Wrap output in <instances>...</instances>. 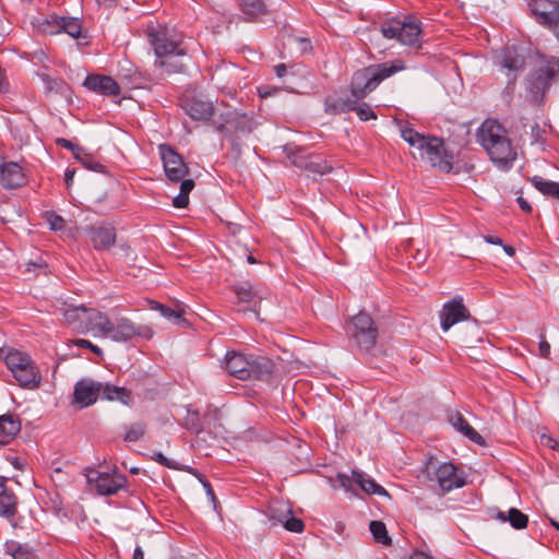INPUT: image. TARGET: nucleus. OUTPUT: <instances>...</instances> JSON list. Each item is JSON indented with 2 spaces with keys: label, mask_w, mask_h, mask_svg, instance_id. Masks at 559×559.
<instances>
[{
  "label": "nucleus",
  "mask_w": 559,
  "mask_h": 559,
  "mask_svg": "<svg viewBox=\"0 0 559 559\" xmlns=\"http://www.w3.org/2000/svg\"><path fill=\"white\" fill-rule=\"evenodd\" d=\"M152 459L165 467H168L171 469H181L176 462L166 457L162 452H155L153 454Z\"/></svg>",
  "instance_id": "3c124183"
},
{
  "label": "nucleus",
  "mask_w": 559,
  "mask_h": 559,
  "mask_svg": "<svg viewBox=\"0 0 559 559\" xmlns=\"http://www.w3.org/2000/svg\"><path fill=\"white\" fill-rule=\"evenodd\" d=\"M411 559H433L432 556L425 551L416 550L411 556Z\"/></svg>",
  "instance_id": "680f3d73"
},
{
  "label": "nucleus",
  "mask_w": 559,
  "mask_h": 559,
  "mask_svg": "<svg viewBox=\"0 0 559 559\" xmlns=\"http://www.w3.org/2000/svg\"><path fill=\"white\" fill-rule=\"evenodd\" d=\"M75 169L68 168L64 174V180L68 187H70L73 183Z\"/></svg>",
  "instance_id": "bf43d9fd"
},
{
  "label": "nucleus",
  "mask_w": 559,
  "mask_h": 559,
  "mask_svg": "<svg viewBox=\"0 0 559 559\" xmlns=\"http://www.w3.org/2000/svg\"><path fill=\"white\" fill-rule=\"evenodd\" d=\"M56 142L59 146L71 151L74 154L75 158H80V154L83 153V150L79 147L76 144L72 143L70 140L60 138L57 139Z\"/></svg>",
  "instance_id": "603ef678"
},
{
  "label": "nucleus",
  "mask_w": 559,
  "mask_h": 559,
  "mask_svg": "<svg viewBox=\"0 0 559 559\" xmlns=\"http://www.w3.org/2000/svg\"><path fill=\"white\" fill-rule=\"evenodd\" d=\"M152 309L158 310L163 317L168 319H179L181 316L178 311L156 301H152Z\"/></svg>",
  "instance_id": "09e8293b"
},
{
  "label": "nucleus",
  "mask_w": 559,
  "mask_h": 559,
  "mask_svg": "<svg viewBox=\"0 0 559 559\" xmlns=\"http://www.w3.org/2000/svg\"><path fill=\"white\" fill-rule=\"evenodd\" d=\"M0 182L5 189H16L27 182L23 167L15 162H4L0 165Z\"/></svg>",
  "instance_id": "412c9836"
},
{
  "label": "nucleus",
  "mask_w": 559,
  "mask_h": 559,
  "mask_svg": "<svg viewBox=\"0 0 559 559\" xmlns=\"http://www.w3.org/2000/svg\"><path fill=\"white\" fill-rule=\"evenodd\" d=\"M179 57L173 55L171 57L155 59L154 66L167 74L183 72L186 66L178 59Z\"/></svg>",
  "instance_id": "ea45409f"
},
{
  "label": "nucleus",
  "mask_w": 559,
  "mask_h": 559,
  "mask_svg": "<svg viewBox=\"0 0 559 559\" xmlns=\"http://www.w3.org/2000/svg\"><path fill=\"white\" fill-rule=\"evenodd\" d=\"M21 431V421L17 416L4 414L0 416V444L10 443Z\"/></svg>",
  "instance_id": "c756f323"
},
{
  "label": "nucleus",
  "mask_w": 559,
  "mask_h": 559,
  "mask_svg": "<svg viewBox=\"0 0 559 559\" xmlns=\"http://www.w3.org/2000/svg\"><path fill=\"white\" fill-rule=\"evenodd\" d=\"M380 32L385 39H395L401 45L421 46V23L413 15H396L383 20Z\"/></svg>",
  "instance_id": "20e7f679"
},
{
  "label": "nucleus",
  "mask_w": 559,
  "mask_h": 559,
  "mask_svg": "<svg viewBox=\"0 0 559 559\" xmlns=\"http://www.w3.org/2000/svg\"><path fill=\"white\" fill-rule=\"evenodd\" d=\"M293 164L299 168H302L311 174L324 175L332 171L326 160L320 156H310L308 158H295Z\"/></svg>",
  "instance_id": "2f4dec72"
},
{
  "label": "nucleus",
  "mask_w": 559,
  "mask_h": 559,
  "mask_svg": "<svg viewBox=\"0 0 559 559\" xmlns=\"http://www.w3.org/2000/svg\"><path fill=\"white\" fill-rule=\"evenodd\" d=\"M259 124L252 116L237 111L221 114L217 119L212 120V127L238 152L241 150V140L248 138Z\"/></svg>",
  "instance_id": "7ed1b4c3"
},
{
  "label": "nucleus",
  "mask_w": 559,
  "mask_h": 559,
  "mask_svg": "<svg viewBox=\"0 0 559 559\" xmlns=\"http://www.w3.org/2000/svg\"><path fill=\"white\" fill-rule=\"evenodd\" d=\"M359 99H338L334 104L329 105V110L333 114H342L348 111H356L360 120L367 121L376 119L377 116L373 109L366 103L358 104Z\"/></svg>",
  "instance_id": "5701e85b"
},
{
  "label": "nucleus",
  "mask_w": 559,
  "mask_h": 559,
  "mask_svg": "<svg viewBox=\"0 0 559 559\" xmlns=\"http://www.w3.org/2000/svg\"><path fill=\"white\" fill-rule=\"evenodd\" d=\"M370 69L373 70L377 84L379 85L383 80L394 75L400 71L405 70L406 66L403 60L395 59L392 61L370 66Z\"/></svg>",
  "instance_id": "473e14b6"
},
{
  "label": "nucleus",
  "mask_w": 559,
  "mask_h": 559,
  "mask_svg": "<svg viewBox=\"0 0 559 559\" xmlns=\"http://www.w3.org/2000/svg\"><path fill=\"white\" fill-rule=\"evenodd\" d=\"M86 312L87 308L84 306L69 307L64 310L63 318L69 326L82 333Z\"/></svg>",
  "instance_id": "72a5a7b5"
},
{
  "label": "nucleus",
  "mask_w": 559,
  "mask_h": 559,
  "mask_svg": "<svg viewBox=\"0 0 559 559\" xmlns=\"http://www.w3.org/2000/svg\"><path fill=\"white\" fill-rule=\"evenodd\" d=\"M282 525L285 530L293 533H301L305 528L304 522L300 519L295 518L293 513L285 519Z\"/></svg>",
  "instance_id": "de8ad7c7"
},
{
  "label": "nucleus",
  "mask_w": 559,
  "mask_h": 559,
  "mask_svg": "<svg viewBox=\"0 0 559 559\" xmlns=\"http://www.w3.org/2000/svg\"><path fill=\"white\" fill-rule=\"evenodd\" d=\"M102 389V382L92 379H82L74 385V402L81 407L91 406L97 401Z\"/></svg>",
  "instance_id": "f3484780"
},
{
  "label": "nucleus",
  "mask_w": 559,
  "mask_h": 559,
  "mask_svg": "<svg viewBox=\"0 0 559 559\" xmlns=\"http://www.w3.org/2000/svg\"><path fill=\"white\" fill-rule=\"evenodd\" d=\"M274 70H275V74L278 78H282V76H284L286 74L287 67L284 63H280V64L275 66Z\"/></svg>",
  "instance_id": "e2e57ef3"
},
{
  "label": "nucleus",
  "mask_w": 559,
  "mask_h": 559,
  "mask_svg": "<svg viewBox=\"0 0 559 559\" xmlns=\"http://www.w3.org/2000/svg\"><path fill=\"white\" fill-rule=\"evenodd\" d=\"M348 333L356 345L366 352L374 346L378 338V328L372 318L365 311H360L352 318Z\"/></svg>",
  "instance_id": "0eeeda50"
},
{
  "label": "nucleus",
  "mask_w": 559,
  "mask_h": 559,
  "mask_svg": "<svg viewBox=\"0 0 559 559\" xmlns=\"http://www.w3.org/2000/svg\"><path fill=\"white\" fill-rule=\"evenodd\" d=\"M435 478L443 492H449L465 485V478L459 468L450 463L440 464L435 471Z\"/></svg>",
  "instance_id": "2eb2a0df"
},
{
  "label": "nucleus",
  "mask_w": 559,
  "mask_h": 559,
  "mask_svg": "<svg viewBox=\"0 0 559 559\" xmlns=\"http://www.w3.org/2000/svg\"><path fill=\"white\" fill-rule=\"evenodd\" d=\"M250 358L237 352H228L226 354L225 368L229 374L239 380H249L250 371L248 368Z\"/></svg>",
  "instance_id": "a878e982"
},
{
  "label": "nucleus",
  "mask_w": 559,
  "mask_h": 559,
  "mask_svg": "<svg viewBox=\"0 0 559 559\" xmlns=\"http://www.w3.org/2000/svg\"><path fill=\"white\" fill-rule=\"evenodd\" d=\"M202 484H203V487L205 488L206 490V495L212 499L214 500L215 499V493H214V490L211 486V484L207 481V480H202Z\"/></svg>",
  "instance_id": "0e129e2a"
},
{
  "label": "nucleus",
  "mask_w": 559,
  "mask_h": 559,
  "mask_svg": "<svg viewBox=\"0 0 559 559\" xmlns=\"http://www.w3.org/2000/svg\"><path fill=\"white\" fill-rule=\"evenodd\" d=\"M83 85L88 91L104 96H118L121 92L119 84L111 76L103 74H88Z\"/></svg>",
  "instance_id": "4be33fe9"
},
{
  "label": "nucleus",
  "mask_w": 559,
  "mask_h": 559,
  "mask_svg": "<svg viewBox=\"0 0 559 559\" xmlns=\"http://www.w3.org/2000/svg\"><path fill=\"white\" fill-rule=\"evenodd\" d=\"M109 318L93 308H87L82 333L92 332L95 336H102L108 325Z\"/></svg>",
  "instance_id": "c85d7f7f"
},
{
  "label": "nucleus",
  "mask_w": 559,
  "mask_h": 559,
  "mask_svg": "<svg viewBox=\"0 0 559 559\" xmlns=\"http://www.w3.org/2000/svg\"><path fill=\"white\" fill-rule=\"evenodd\" d=\"M400 131L402 139L412 147L417 148L423 159H426L432 167L441 171H451L453 155L445 150L442 139L424 135L414 130L408 122H404Z\"/></svg>",
  "instance_id": "f03ea898"
},
{
  "label": "nucleus",
  "mask_w": 559,
  "mask_h": 559,
  "mask_svg": "<svg viewBox=\"0 0 559 559\" xmlns=\"http://www.w3.org/2000/svg\"><path fill=\"white\" fill-rule=\"evenodd\" d=\"M369 530L377 543L389 546L392 543L391 537L388 534L386 526L381 521H371L369 524Z\"/></svg>",
  "instance_id": "79ce46f5"
},
{
  "label": "nucleus",
  "mask_w": 559,
  "mask_h": 559,
  "mask_svg": "<svg viewBox=\"0 0 559 559\" xmlns=\"http://www.w3.org/2000/svg\"><path fill=\"white\" fill-rule=\"evenodd\" d=\"M249 364V380L254 379L269 381L271 379L275 368V365L272 359L264 356H260L255 358H250Z\"/></svg>",
  "instance_id": "cd10ccee"
},
{
  "label": "nucleus",
  "mask_w": 559,
  "mask_h": 559,
  "mask_svg": "<svg viewBox=\"0 0 559 559\" xmlns=\"http://www.w3.org/2000/svg\"><path fill=\"white\" fill-rule=\"evenodd\" d=\"M45 219L48 223L50 229L55 231L62 230L66 226L64 218L53 211L46 212Z\"/></svg>",
  "instance_id": "c03bdc74"
},
{
  "label": "nucleus",
  "mask_w": 559,
  "mask_h": 559,
  "mask_svg": "<svg viewBox=\"0 0 559 559\" xmlns=\"http://www.w3.org/2000/svg\"><path fill=\"white\" fill-rule=\"evenodd\" d=\"M132 559H144V552L141 548V546H136L133 551Z\"/></svg>",
  "instance_id": "338daca9"
},
{
  "label": "nucleus",
  "mask_w": 559,
  "mask_h": 559,
  "mask_svg": "<svg viewBox=\"0 0 559 559\" xmlns=\"http://www.w3.org/2000/svg\"><path fill=\"white\" fill-rule=\"evenodd\" d=\"M508 522L515 530H523L527 527L528 516L516 508H511L508 511Z\"/></svg>",
  "instance_id": "37998d69"
},
{
  "label": "nucleus",
  "mask_w": 559,
  "mask_h": 559,
  "mask_svg": "<svg viewBox=\"0 0 559 559\" xmlns=\"http://www.w3.org/2000/svg\"><path fill=\"white\" fill-rule=\"evenodd\" d=\"M73 344L78 347H82V348H87L90 349L92 353H94L95 355L97 356H103V350L100 347H98L97 345L93 344L92 342H90L88 340H85V338H75L72 341Z\"/></svg>",
  "instance_id": "8fccbe9b"
},
{
  "label": "nucleus",
  "mask_w": 559,
  "mask_h": 559,
  "mask_svg": "<svg viewBox=\"0 0 559 559\" xmlns=\"http://www.w3.org/2000/svg\"><path fill=\"white\" fill-rule=\"evenodd\" d=\"M530 181L545 197L559 200V182L547 180L540 176H533Z\"/></svg>",
  "instance_id": "4c0bfd02"
},
{
  "label": "nucleus",
  "mask_w": 559,
  "mask_h": 559,
  "mask_svg": "<svg viewBox=\"0 0 559 559\" xmlns=\"http://www.w3.org/2000/svg\"><path fill=\"white\" fill-rule=\"evenodd\" d=\"M341 486L346 490H352V484L356 483L361 490L368 495L389 496V492L372 478H366L362 473L353 471L352 476L343 473L337 474Z\"/></svg>",
  "instance_id": "dca6fc26"
},
{
  "label": "nucleus",
  "mask_w": 559,
  "mask_h": 559,
  "mask_svg": "<svg viewBox=\"0 0 559 559\" xmlns=\"http://www.w3.org/2000/svg\"><path fill=\"white\" fill-rule=\"evenodd\" d=\"M130 84L132 87H140L141 81L136 73L130 76Z\"/></svg>",
  "instance_id": "774afa93"
},
{
  "label": "nucleus",
  "mask_w": 559,
  "mask_h": 559,
  "mask_svg": "<svg viewBox=\"0 0 559 559\" xmlns=\"http://www.w3.org/2000/svg\"><path fill=\"white\" fill-rule=\"evenodd\" d=\"M485 240L491 245H502V239L497 236H486Z\"/></svg>",
  "instance_id": "69168bd1"
},
{
  "label": "nucleus",
  "mask_w": 559,
  "mask_h": 559,
  "mask_svg": "<svg viewBox=\"0 0 559 559\" xmlns=\"http://www.w3.org/2000/svg\"><path fill=\"white\" fill-rule=\"evenodd\" d=\"M377 86V80L370 66L356 71L352 78V95L356 99L365 98Z\"/></svg>",
  "instance_id": "6ab92c4d"
},
{
  "label": "nucleus",
  "mask_w": 559,
  "mask_h": 559,
  "mask_svg": "<svg viewBox=\"0 0 559 559\" xmlns=\"http://www.w3.org/2000/svg\"><path fill=\"white\" fill-rule=\"evenodd\" d=\"M292 513L290 507L281 501L271 502L265 511L266 516L275 524H283L285 519Z\"/></svg>",
  "instance_id": "e433bc0d"
},
{
  "label": "nucleus",
  "mask_w": 559,
  "mask_h": 559,
  "mask_svg": "<svg viewBox=\"0 0 559 559\" xmlns=\"http://www.w3.org/2000/svg\"><path fill=\"white\" fill-rule=\"evenodd\" d=\"M1 357L20 386L24 389H37L40 385V372L28 354L9 348L1 350Z\"/></svg>",
  "instance_id": "39448f33"
},
{
  "label": "nucleus",
  "mask_w": 559,
  "mask_h": 559,
  "mask_svg": "<svg viewBox=\"0 0 559 559\" xmlns=\"http://www.w3.org/2000/svg\"><path fill=\"white\" fill-rule=\"evenodd\" d=\"M241 12L248 21H253L265 13L262 0H238Z\"/></svg>",
  "instance_id": "58836bf2"
},
{
  "label": "nucleus",
  "mask_w": 559,
  "mask_h": 559,
  "mask_svg": "<svg viewBox=\"0 0 559 559\" xmlns=\"http://www.w3.org/2000/svg\"><path fill=\"white\" fill-rule=\"evenodd\" d=\"M38 76L44 84L46 93L53 92L62 94L68 88L67 83L61 79L51 78L47 73H39Z\"/></svg>",
  "instance_id": "a19ab883"
},
{
  "label": "nucleus",
  "mask_w": 559,
  "mask_h": 559,
  "mask_svg": "<svg viewBox=\"0 0 559 559\" xmlns=\"http://www.w3.org/2000/svg\"><path fill=\"white\" fill-rule=\"evenodd\" d=\"M84 475L88 485L93 486L99 496H114L128 485L124 474L112 472H100L95 467H86Z\"/></svg>",
  "instance_id": "423d86ee"
},
{
  "label": "nucleus",
  "mask_w": 559,
  "mask_h": 559,
  "mask_svg": "<svg viewBox=\"0 0 559 559\" xmlns=\"http://www.w3.org/2000/svg\"><path fill=\"white\" fill-rule=\"evenodd\" d=\"M78 159L88 170H93L95 173H105V166L84 152L80 154V158Z\"/></svg>",
  "instance_id": "a18cd8bd"
},
{
  "label": "nucleus",
  "mask_w": 559,
  "mask_h": 559,
  "mask_svg": "<svg viewBox=\"0 0 559 559\" xmlns=\"http://www.w3.org/2000/svg\"><path fill=\"white\" fill-rule=\"evenodd\" d=\"M158 151L163 160L165 175L169 181L178 182L189 174L183 158L170 145L160 144Z\"/></svg>",
  "instance_id": "9b49d317"
},
{
  "label": "nucleus",
  "mask_w": 559,
  "mask_h": 559,
  "mask_svg": "<svg viewBox=\"0 0 559 559\" xmlns=\"http://www.w3.org/2000/svg\"><path fill=\"white\" fill-rule=\"evenodd\" d=\"M477 142L490 160L500 169L509 170L518 158L507 129L495 119H486L477 129Z\"/></svg>",
  "instance_id": "f257e3e1"
},
{
  "label": "nucleus",
  "mask_w": 559,
  "mask_h": 559,
  "mask_svg": "<svg viewBox=\"0 0 559 559\" xmlns=\"http://www.w3.org/2000/svg\"><path fill=\"white\" fill-rule=\"evenodd\" d=\"M258 91H259L260 97L266 98L269 96H272L273 93H275L277 90L276 88L270 90L269 87H263L262 86V87H259Z\"/></svg>",
  "instance_id": "052dcab7"
},
{
  "label": "nucleus",
  "mask_w": 559,
  "mask_h": 559,
  "mask_svg": "<svg viewBox=\"0 0 559 559\" xmlns=\"http://www.w3.org/2000/svg\"><path fill=\"white\" fill-rule=\"evenodd\" d=\"M518 203H519V206L521 207V210L525 213H531L532 212V206L531 204L528 203L527 200H525L523 197H518L516 199Z\"/></svg>",
  "instance_id": "13d9d810"
},
{
  "label": "nucleus",
  "mask_w": 559,
  "mask_h": 559,
  "mask_svg": "<svg viewBox=\"0 0 559 559\" xmlns=\"http://www.w3.org/2000/svg\"><path fill=\"white\" fill-rule=\"evenodd\" d=\"M558 75L559 58L543 56L531 74V91L544 95Z\"/></svg>",
  "instance_id": "6e6552de"
},
{
  "label": "nucleus",
  "mask_w": 559,
  "mask_h": 559,
  "mask_svg": "<svg viewBox=\"0 0 559 559\" xmlns=\"http://www.w3.org/2000/svg\"><path fill=\"white\" fill-rule=\"evenodd\" d=\"M188 204L189 197L183 193H179L173 199V205L177 209H185Z\"/></svg>",
  "instance_id": "6e6d98bb"
},
{
  "label": "nucleus",
  "mask_w": 559,
  "mask_h": 559,
  "mask_svg": "<svg viewBox=\"0 0 559 559\" xmlns=\"http://www.w3.org/2000/svg\"><path fill=\"white\" fill-rule=\"evenodd\" d=\"M450 424L460 431L464 437L468 438L476 444L483 445L485 444V439L478 433L464 418V416L456 412L452 414L449 418Z\"/></svg>",
  "instance_id": "7c9ffc66"
},
{
  "label": "nucleus",
  "mask_w": 559,
  "mask_h": 559,
  "mask_svg": "<svg viewBox=\"0 0 559 559\" xmlns=\"http://www.w3.org/2000/svg\"><path fill=\"white\" fill-rule=\"evenodd\" d=\"M498 64L508 76L507 88H513L518 76L525 69L524 56L515 47H507L498 57Z\"/></svg>",
  "instance_id": "ddd939ff"
},
{
  "label": "nucleus",
  "mask_w": 559,
  "mask_h": 559,
  "mask_svg": "<svg viewBox=\"0 0 559 559\" xmlns=\"http://www.w3.org/2000/svg\"><path fill=\"white\" fill-rule=\"evenodd\" d=\"M4 551L13 559H33L34 549L27 544H21L16 540H7L4 543Z\"/></svg>",
  "instance_id": "c9c22d12"
},
{
  "label": "nucleus",
  "mask_w": 559,
  "mask_h": 559,
  "mask_svg": "<svg viewBox=\"0 0 559 559\" xmlns=\"http://www.w3.org/2000/svg\"><path fill=\"white\" fill-rule=\"evenodd\" d=\"M17 513V497L4 483H0V516L7 519L13 527L17 524L13 521Z\"/></svg>",
  "instance_id": "bb28decb"
},
{
  "label": "nucleus",
  "mask_w": 559,
  "mask_h": 559,
  "mask_svg": "<svg viewBox=\"0 0 559 559\" xmlns=\"http://www.w3.org/2000/svg\"><path fill=\"white\" fill-rule=\"evenodd\" d=\"M103 400H107L110 402L119 401L122 404L127 405L130 401V392L123 386H116L111 384H103V389L100 390V395Z\"/></svg>",
  "instance_id": "f704fd0d"
},
{
  "label": "nucleus",
  "mask_w": 559,
  "mask_h": 559,
  "mask_svg": "<svg viewBox=\"0 0 559 559\" xmlns=\"http://www.w3.org/2000/svg\"><path fill=\"white\" fill-rule=\"evenodd\" d=\"M233 292L240 302L255 306L265 298L267 290L261 285H252L249 282H242L233 286Z\"/></svg>",
  "instance_id": "393cba45"
},
{
  "label": "nucleus",
  "mask_w": 559,
  "mask_h": 559,
  "mask_svg": "<svg viewBox=\"0 0 559 559\" xmlns=\"http://www.w3.org/2000/svg\"><path fill=\"white\" fill-rule=\"evenodd\" d=\"M43 32L48 34L67 33L73 38H86L83 34L81 21L78 17L51 15L39 23Z\"/></svg>",
  "instance_id": "f8f14e48"
},
{
  "label": "nucleus",
  "mask_w": 559,
  "mask_h": 559,
  "mask_svg": "<svg viewBox=\"0 0 559 559\" xmlns=\"http://www.w3.org/2000/svg\"><path fill=\"white\" fill-rule=\"evenodd\" d=\"M468 317L469 312L464 306L463 299L454 298L442 307L440 312L441 328L447 332L451 326L467 319Z\"/></svg>",
  "instance_id": "a211bd4d"
},
{
  "label": "nucleus",
  "mask_w": 559,
  "mask_h": 559,
  "mask_svg": "<svg viewBox=\"0 0 559 559\" xmlns=\"http://www.w3.org/2000/svg\"><path fill=\"white\" fill-rule=\"evenodd\" d=\"M140 335H142L141 326L135 325L130 319L121 317L115 321L109 319L103 337H109L114 342L122 343Z\"/></svg>",
  "instance_id": "4468645a"
},
{
  "label": "nucleus",
  "mask_w": 559,
  "mask_h": 559,
  "mask_svg": "<svg viewBox=\"0 0 559 559\" xmlns=\"http://www.w3.org/2000/svg\"><path fill=\"white\" fill-rule=\"evenodd\" d=\"M538 350H539V356L543 358H548L550 355V344L546 341L544 331H542L539 334Z\"/></svg>",
  "instance_id": "864d4df0"
},
{
  "label": "nucleus",
  "mask_w": 559,
  "mask_h": 559,
  "mask_svg": "<svg viewBox=\"0 0 559 559\" xmlns=\"http://www.w3.org/2000/svg\"><path fill=\"white\" fill-rule=\"evenodd\" d=\"M144 432L145 428L142 424L131 425L126 431L124 440L128 442L138 441L143 437Z\"/></svg>",
  "instance_id": "49530a36"
},
{
  "label": "nucleus",
  "mask_w": 559,
  "mask_h": 559,
  "mask_svg": "<svg viewBox=\"0 0 559 559\" xmlns=\"http://www.w3.org/2000/svg\"><path fill=\"white\" fill-rule=\"evenodd\" d=\"M185 112L195 121L211 122L215 117V107L213 102L200 98L186 99L182 104Z\"/></svg>",
  "instance_id": "aec40b11"
},
{
  "label": "nucleus",
  "mask_w": 559,
  "mask_h": 559,
  "mask_svg": "<svg viewBox=\"0 0 559 559\" xmlns=\"http://www.w3.org/2000/svg\"><path fill=\"white\" fill-rule=\"evenodd\" d=\"M147 40L154 49L156 59L171 57L173 55H187V47L182 40L170 35L166 29L150 28Z\"/></svg>",
  "instance_id": "1a4fd4ad"
},
{
  "label": "nucleus",
  "mask_w": 559,
  "mask_h": 559,
  "mask_svg": "<svg viewBox=\"0 0 559 559\" xmlns=\"http://www.w3.org/2000/svg\"><path fill=\"white\" fill-rule=\"evenodd\" d=\"M194 188V181L192 179H181L180 192L189 197V193Z\"/></svg>",
  "instance_id": "4d7b16f0"
},
{
  "label": "nucleus",
  "mask_w": 559,
  "mask_h": 559,
  "mask_svg": "<svg viewBox=\"0 0 559 559\" xmlns=\"http://www.w3.org/2000/svg\"><path fill=\"white\" fill-rule=\"evenodd\" d=\"M86 233L96 250H106L116 242V230L110 225H93L86 228Z\"/></svg>",
  "instance_id": "b1692460"
},
{
  "label": "nucleus",
  "mask_w": 559,
  "mask_h": 559,
  "mask_svg": "<svg viewBox=\"0 0 559 559\" xmlns=\"http://www.w3.org/2000/svg\"><path fill=\"white\" fill-rule=\"evenodd\" d=\"M531 7L536 21L559 39V0H533Z\"/></svg>",
  "instance_id": "9d476101"
},
{
  "label": "nucleus",
  "mask_w": 559,
  "mask_h": 559,
  "mask_svg": "<svg viewBox=\"0 0 559 559\" xmlns=\"http://www.w3.org/2000/svg\"><path fill=\"white\" fill-rule=\"evenodd\" d=\"M540 443L549 449L559 450V442L549 435H542Z\"/></svg>",
  "instance_id": "5fc2aeb1"
}]
</instances>
